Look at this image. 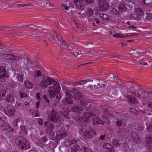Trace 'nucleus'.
<instances>
[{"mask_svg": "<svg viewBox=\"0 0 152 152\" xmlns=\"http://www.w3.org/2000/svg\"><path fill=\"white\" fill-rule=\"evenodd\" d=\"M14 76H15L17 79L20 82H22L23 80V76L20 74H14Z\"/></svg>", "mask_w": 152, "mask_h": 152, "instance_id": "obj_17", "label": "nucleus"}, {"mask_svg": "<svg viewBox=\"0 0 152 152\" xmlns=\"http://www.w3.org/2000/svg\"><path fill=\"white\" fill-rule=\"evenodd\" d=\"M147 104L148 106H149V107H151V103L149 102H148L147 103Z\"/></svg>", "mask_w": 152, "mask_h": 152, "instance_id": "obj_48", "label": "nucleus"}, {"mask_svg": "<svg viewBox=\"0 0 152 152\" xmlns=\"http://www.w3.org/2000/svg\"><path fill=\"white\" fill-rule=\"evenodd\" d=\"M85 118H80V116H77L75 118V121H77L78 123L80 124L81 123L84 124H85V123L87 122V121L88 122V118L93 117V115L92 114L88 113V112H86L84 114Z\"/></svg>", "mask_w": 152, "mask_h": 152, "instance_id": "obj_3", "label": "nucleus"}, {"mask_svg": "<svg viewBox=\"0 0 152 152\" xmlns=\"http://www.w3.org/2000/svg\"><path fill=\"white\" fill-rule=\"evenodd\" d=\"M9 75L6 71L5 69L3 66H0V81L5 82L6 78L8 77Z\"/></svg>", "mask_w": 152, "mask_h": 152, "instance_id": "obj_4", "label": "nucleus"}, {"mask_svg": "<svg viewBox=\"0 0 152 152\" xmlns=\"http://www.w3.org/2000/svg\"><path fill=\"white\" fill-rule=\"evenodd\" d=\"M86 152H94L93 151H91L90 150H89L88 148H86Z\"/></svg>", "mask_w": 152, "mask_h": 152, "instance_id": "obj_44", "label": "nucleus"}, {"mask_svg": "<svg viewBox=\"0 0 152 152\" xmlns=\"http://www.w3.org/2000/svg\"><path fill=\"white\" fill-rule=\"evenodd\" d=\"M39 102H37L36 103V106L37 107H38V104H39Z\"/></svg>", "mask_w": 152, "mask_h": 152, "instance_id": "obj_51", "label": "nucleus"}, {"mask_svg": "<svg viewBox=\"0 0 152 152\" xmlns=\"http://www.w3.org/2000/svg\"><path fill=\"white\" fill-rule=\"evenodd\" d=\"M37 77L41 75V73L39 71L37 70Z\"/></svg>", "mask_w": 152, "mask_h": 152, "instance_id": "obj_42", "label": "nucleus"}, {"mask_svg": "<svg viewBox=\"0 0 152 152\" xmlns=\"http://www.w3.org/2000/svg\"><path fill=\"white\" fill-rule=\"evenodd\" d=\"M76 142L75 140H66L65 141V145L67 146H69L71 144H73Z\"/></svg>", "mask_w": 152, "mask_h": 152, "instance_id": "obj_16", "label": "nucleus"}, {"mask_svg": "<svg viewBox=\"0 0 152 152\" xmlns=\"http://www.w3.org/2000/svg\"><path fill=\"white\" fill-rule=\"evenodd\" d=\"M147 129L149 131H152V126H148L147 125Z\"/></svg>", "mask_w": 152, "mask_h": 152, "instance_id": "obj_37", "label": "nucleus"}, {"mask_svg": "<svg viewBox=\"0 0 152 152\" xmlns=\"http://www.w3.org/2000/svg\"><path fill=\"white\" fill-rule=\"evenodd\" d=\"M113 14H116L117 13V11L115 8H113L111 11Z\"/></svg>", "mask_w": 152, "mask_h": 152, "instance_id": "obj_38", "label": "nucleus"}, {"mask_svg": "<svg viewBox=\"0 0 152 152\" xmlns=\"http://www.w3.org/2000/svg\"><path fill=\"white\" fill-rule=\"evenodd\" d=\"M103 147L104 148L107 149L106 152H113V149L112 146L109 143H105Z\"/></svg>", "mask_w": 152, "mask_h": 152, "instance_id": "obj_11", "label": "nucleus"}, {"mask_svg": "<svg viewBox=\"0 0 152 152\" xmlns=\"http://www.w3.org/2000/svg\"><path fill=\"white\" fill-rule=\"evenodd\" d=\"M76 6L78 8L81 6L80 0H74Z\"/></svg>", "mask_w": 152, "mask_h": 152, "instance_id": "obj_27", "label": "nucleus"}, {"mask_svg": "<svg viewBox=\"0 0 152 152\" xmlns=\"http://www.w3.org/2000/svg\"><path fill=\"white\" fill-rule=\"evenodd\" d=\"M102 2L101 1L100 3L99 8L101 10L105 11L109 9L108 4L106 2L105 0H102Z\"/></svg>", "mask_w": 152, "mask_h": 152, "instance_id": "obj_6", "label": "nucleus"}, {"mask_svg": "<svg viewBox=\"0 0 152 152\" xmlns=\"http://www.w3.org/2000/svg\"><path fill=\"white\" fill-rule=\"evenodd\" d=\"M22 37H23V36H22Z\"/></svg>", "mask_w": 152, "mask_h": 152, "instance_id": "obj_64", "label": "nucleus"}, {"mask_svg": "<svg viewBox=\"0 0 152 152\" xmlns=\"http://www.w3.org/2000/svg\"><path fill=\"white\" fill-rule=\"evenodd\" d=\"M146 141L147 143H151L152 142V137L150 135H148L146 136Z\"/></svg>", "mask_w": 152, "mask_h": 152, "instance_id": "obj_19", "label": "nucleus"}, {"mask_svg": "<svg viewBox=\"0 0 152 152\" xmlns=\"http://www.w3.org/2000/svg\"><path fill=\"white\" fill-rule=\"evenodd\" d=\"M21 139V137H20L15 140V142L17 145L20 146L22 149L24 150L29 149L30 147L29 142L25 139L23 140L22 142L20 140Z\"/></svg>", "mask_w": 152, "mask_h": 152, "instance_id": "obj_2", "label": "nucleus"}, {"mask_svg": "<svg viewBox=\"0 0 152 152\" xmlns=\"http://www.w3.org/2000/svg\"><path fill=\"white\" fill-rule=\"evenodd\" d=\"M15 100V98L14 96H12V95H9L7 96V100L9 102H11Z\"/></svg>", "mask_w": 152, "mask_h": 152, "instance_id": "obj_22", "label": "nucleus"}, {"mask_svg": "<svg viewBox=\"0 0 152 152\" xmlns=\"http://www.w3.org/2000/svg\"><path fill=\"white\" fill-rule=\"evenodd\" d=\"M30 152H37L36 151L33 150H31L30 151Z\"/></svg>", "mask_w": 152, "mask_h": 152, "instance_id": "obj_54", "label": "nucleus"}, {"mask_svg": "<svg viewBox=\"0 0 152 152\" xmlns=\"http://www.w3.org/2000/svg\"><path fill=\"white\" fill-rule=\"evenodd\" d=\"M38 124L40 125H42L43 124V121L41 118H38L37 120Z\"/></svg>", "mask_w": 152, "mask_h": 152, "instance_id": "obj_36", "label": "nucleus"}, {"mask_svg": "<svg viewBox=\"0 0 152 152\" xmlns=\"http://www.w3.org/2000/svg\"><path fill=\"white\" fill-rule=\"evenodd\" d=\"M127 100L130 102L134 104L137 103L138 101L137 99L131 95H128L127 96Z\"/></svg>", "mask_w": 152, "mask_h": 152, "instance_id": "obj_12", "label": "nucleus"}, {"mask_svg": "<svg viewBox=\"0 0 152 152\" xmlns=\"http://www.w3.org/2000/svg\"><path fill=\"white\" fill-rule=\"evenodd\" d=\"M138 129V130H140V129Z\"/></svg>", "mask_w": 152, "mask_h": 152, "instance_id": "obj_63", "label": "nucleus"}, {"mask_svg": "<svg viewBox=\"0 0 152 152\" xmlns=\"http://www.w3.org/2000/svg\"><path fill=\"white\" fill-rule=\"evenodd\" d=\"M107 16L106 14H100V18L103 20L107 19Z\"/></svg>", "mask_w": 152, "mask_h": 152, "instance_id": "obj_25", "label": "nucleus"}, {"mask_svg": "<svg viewBox=\"0 0 152 152\" xmlns=\"http://www.w3.org/2000/svg\"><path fill=\"white\" fill-rule=\"evenodd\" d=\"M29 4H19L17 5V7L18 8H20L29 5Z\"/></svg>", "mask_w": 152, "mask_h": 152, "instance_id": "obj_28", "label": "nucleus"}, {"mask_svg": "<svg viewBox=\"0 0 152 152\" xmlns=\"http://www.w3.org/2000/svg\"><path fill=\"white\" fill-rule=\"evenodd\" d=\"M142 64L144 65H146L147 64V63L145 62H143Z\"/></svg>", "mask_w": 152, "mask_h": 152, "instance_id": "obj_53", "label": "nucleus"}, {"mask_svg": "<svg viewBox=\"0 0 152 152\" xmlns=\"http://www.w3.org/2000/svg\"><path fill=\"white\" fill-rule=\"evenodd\" d=\"M74 55H75V56H77L78 55L77 53L76 52H74Z\"/></svg>", "mask_w": 152, "mask_h": 152, "instance_id": "obj_50", "label": "nucleus"}, {"mask_svg": "<svg viewBox=\"0 0 152 152\" xmlns=\"http://www.w3.org/2000/svg\"><path fill=\"white\" fill-rule=\"evenodd\" d=\"M36 98L37 99H40V96H39V94L37 93L36 94Z\"/></svg>", "mask_w": 152, "mask_h": 152, "instance_id": "obj_41", "label": "nucleus"}, {"mask_svg": "<svg viewBox=\"0 0 152 152\" xmlns=\"http://www.w3.org/2000/svg\"><path fill=\"white\" fill-rule=\"evenodd\" d=\"M23 68L25 69H26L27 70H28V68L27 67V66L26 64H25L23 65Z\"/></svg>", "mask_w": 152, "mask_h": 152, "instance_id": "obj_39", "label": "nucleus"}, {"mask_svg": "<svg viewBox=\"0 0 152 152\" xmlns=\"http://www.w3.org/2000/svg\"><path fill=\"white\" fill-rule=\"evenodd\" d=\"M57 37L58 42L61 44L62 47L65 49H67L71 47L70 45H68L66 44H65L64 40L62 38L61 35L58 34L57 36Z\"/></svg>", "mask_w": 152, "mask_h": 152, "instance_id": "obj_7", "label": "nucleus"}, {"mask_svg": "<svg viewBox=\"0 0 152 152\" xmlns=\"http://www.w3.org/2000/svg\"><path fill=\"white\" fill-rule=\"evenodd\" d=\"M31 112L32 113V115L34 116L38 117L39 116V114L37 111L33 112L32 110H31Z\"/></svg>", "mask_w": 152, "mask_h": 152, "instance_id": "obj_24", "label": "nucleus"}, {"mask_svg": "<svg viewBox=\"0 0 152 152\" xmlns=\"http://www.w3.org/2000/svg\"><path fill=\"white\" fill-rule=\"evenodd\" d=\"M76 94H77L78 96H79V93H78V92L77 93V92H76Z\"/></svg>", "mask_w": 152, "mask_h": 152, "instance_id": "obj_57", "label": "nucleus"}, {"mask_svg": "<svg viewBox=\"0 0 152 152\" xmlns=\"http://www.w3.org/2000/svg\"><path fill=\"white\" fill-rule=\"evenodd\" d=\"M58 115L57 114L55 111L53 110L52 113L49 116V120L53 122H56L57 121V118L58 117Z\"/></svg>", "mask_w": 152, "mask_h": 152, "instance_id": "obj_8", "label": "nucleus"}, {"mask_svg": "<svg viewBox=\"0 0 152 152\" xmlns=\"http://www.w3.org/2000/svg\"><path fill=\"white\" fill-rule=\"evenodd\" d=\"M3 127L2 128V129L4 130H7L8 131H10L13 132L14 130L12 127H10L7 124H4L3 125Z\"/></svg>", "mask_w": 152, "mask_h": 152, "instance_id": "obj_13", "label": "nucleus"}, {"mask_svg": "<svg viewBox=\"0 0 152 152\" xmlns=\"http://www.w3.org/2000/svg\"><path fill=\"white\" fill-rule=\"evenodd\" d=\"M65 137V135L62 134V135H60V136L58 135L57 137V139L59 140H60L62 138H64Z\"/></svg>", "mask_w": 152, "mask_h": 152, "instance_id": "obj_33", "label": "nucleus"}, {"mask_svg": "<svg viewBox=\"0 0 152 152\" xmlns=\"http://www.w3.org/2000/svg\"><path fill=\"white\" fill-rule=\"evenodd\" d=\"M75 98L77 99V97H75Z\"/></svg>", "mask_w": 152, "mask_h": 152, "instance_id": "obj_61", "label": "nucleus"}, {"mask_svg": "<svg viewBox=\"0 0 152 152\" xmlns=\"http://www.w3.org/2000/svg\"><path fill=\"white\" fill-rule=\"evenodd\" d=\"M69 142H68L67 144H69Z\"/></svg>", "mask_w": 152, "mask_h": 152, "instance_id": "obj_62", "label": "nucleus"}, {"mask_svg": "<svg viewBox=\"0 0 152 152\" xmlns=\"http://www.w3.org/2000/svg\"><path fill=\"white\" fill-rule=\"evenodd\" d=\"M52 129L50 128L47 129L46 130V132L48 134L53 136L54 135V133Z\"/></svg>", "mask_w": 152, "mask_h": 152, "instance_id": "obj_21", "label": "nucleus"}, {"mask_svg": "<svg viewBox=\"0 0 152 152\" xmlns=\"http://www.w3.org/2000/svg\"><path fill=\"white\" fill-rule=\"evenodd\" d=\"M6 94V91L5 90H2L0 91V96H3Z\"/></svg>", "mask_w": 152, "mask_h": 152, "instance_id": "obj_29", "label": "nucleus"}, {"mask_svg": "<svg viewBox=\"0 0 152 152\" xmlns=\"http://www.w3.org/2000/svg\"><path fill=\"white\" fill-rule=\"evenodd\" d=\"M15 109L13 106L8 105L7 108L6 114L9 116H12L14 115Z\"/></svg>", "mask_w": 152, "mask_h": 152, "instance_id": "obj_10", "label": "nucleus"}, {"mask_svg": "<svg viewBox=\"0 0 152 152\" xmlns=\"http://www.w3.org/2000/svg\"><path fill=\"white\" fill-rule=\"evenodd\" d=\"M127 1L129 2L131 0H126Z\"/></svg>", "mask_w": 152, "mask_h": 152, "instance_id": "obj_56", "label": "nucleus"}, {"mask_svg": "<svg viewBox=\"0 0 152 152\" xmlns=\"http://www.w3.org/2000/svg\"><path fill=\"white\" fill-rule=\"evenodd\" d=\"M120 10H121V11H122V10H121V9H120Z\"/></svg>", "mask_w": 152, "mask_h": 152, "instance_id": "obj_60", "label": "nucleus"}, {"mask_svg": "<svg viewBox=\"0 0 152 152\" xmlns=\"http://www.w3.org/2000/svg\"><path fill=\"white\" fill-rule=\"evenodd\" d=\"M91 131V132L89 131L85 132L84 135L88 138H91L93 135L94 134V132L93 130Z\"/></svg>", "mask_w": 152, "mask_h": 152, "instance_id": "obj_14", "label": "nucleus"}, {"mask_svg": "<svg viewBox=\"0 0 152 152\" xmlns=\"http://www.w3.org/2000/svg\"><path fill=\"white\" fill-rule=\"evenodd\" d=\"M86 1L88 3H90L91 2L92 0H86Z\"/></svg>", "mask_w": 152, "mask_h": 152, "instance_id": "obj_47", "label": "nucleus"}, {"mask_svg": "<svg viewBox=\"0 0 152 152\" xmlns=\"http://www.w3.org/2000/svg\"><path fill=\"white\" fill-rule=\"evenodd\" d=\"M61 115L64 117L66 118H69V116L66 114V113L64 112L61 113Z\"/></svg>", "mask_w": 152, "mask_h": 152, "instance_id": "obj_35", "label": "nucleus"}, {"mask_svg": "<svg viewBox=\"0 0 152 152\" xmlns=\"http://www.w3.org/2000/svg\"><path fill=\"white\" fill-rule=\"evenodd\" d=\"M70 7H65V9L66 10H69V9H70Z\"/></svg>", "mask_w": 152, "mask_h": 152, "instance_id": "obj_52", "label": "nucleus"}, {"mask_svg": "<svg viewBox=\"0 0 152 152\" xmlns=\"http://www.w3.org/2000/svg\"><path fill=\"white\" fill-rule=\"evenodd\" d=\"M93 11L91 9H88L87 12V15H88L89 16L92 15V14H93Z\"/></svg>", "mask_w": 152, "mask_h": 152, "instance_id": "obj_32", "label": "nucleus"}, {"mask_svg": "<svg viewBox=\"0 0 152 152\" xmlns=\"http://www.w3.org/2000/svg\"><path fill=\"white\" fill-rule=\"evenodd\" d=\"M121 45L122 46H125L126 45V42H123L121 43Z\"/></svg>", "mask_w": 152, "mask_h": 152, "instance_id": "obj_45", "label": "nucleus"}, {"mask_svg": "<svg viewBox=\"0 0 152 152\" xmlns=\"http://www.w3.org/2000/svg\"><path fill=\"white\" fill-rule=\"evenodd\" d=\"M45 125L48 127V128L52 129L53 127V126L47 122H45L44 123Z\"/></svg>", "mask_w": 152, "mask_h": 152, "instance_id": "obj_30", "label": "nucleus"}, {"mask_svg": "<svg viewBox=\"0 0 152 152\" xmlns=\"http://www.w3.org/2000/svg\"><path fill=\"white\" fill-rule=\"evenodd\" d=\"M105 137V135H102L101 136L100 138L101 140L104 139V137Z\"/></svg>", "mask_w": 152, "mask_h": 152, "instance_id": "obj_46", "label": "nucleus"}, {"mask_svg": "<svg viewBox=\"0 0 152 152\" xmlns=\"http://www.w3.org/2000/svg\"><path fill=\"white\" fill-rule=\"evenodd\" d=\"M93 123L94 124H103L104 123V121L101 120H99L98 118H95L93 119Z\"/></svg>", "mask_w": 152, "mask_h": 152, "instance_id": "obj_15", "label": "nucleus"}, {"mask_svg": "<svg viewBox=\"0 0 152 152\" xmlns=\"http://www.w3.org/2000/svg\"><path fill=\"white\" fill-rule=\"evenodd\" d=\"M112 33H113V36L114 37L118 38H124L132 36L134 35L135 34L134 33L122 34L121 33L114 32V31H112Z\"/></svg>", "mask_w": 152, "mask_h": 152, "instance_id": "obj_5", "label": "nucleus"}, {"mask_svg": "<svg viewBox=\"0 0 152 152\" xmlns=\"http://www.w3.org/2000/svg\"><path fill=\"white\" fill-rule=\"evenodd\" d=\"M5 59L9 60H11L12 59L16 60V58L12 55L8 54L6 56Z\"/></svg>", "mask_w": 152, "mask_h": 152, "instance_id": "obj_18", "label": "nucleus"}, {"mask_svg": "<svg viewBox=\"0 0 152 152\" xmlns=\"http://www.w3.org/2000/svg\"><path fill=\"white\" fill-rule=\"evenodd\" d=\"M93 26H95V24L94 23H93Z\"/></svg>", "mask_w": 152, "mask_h": 152, "instance_id": "obj_58", "label": "nucleus"}, {"mask_svg": "<svg viewBox=\"0 0 152 152\" xmlns=\"http://www.w3.org/2000/svg\"><path fill=\"white\" fill-rule=\"evenodd\" d=\"M53 84L52 86L50 87L48 91L50 97L51 98L56 96L57 99L60 98L59 92L60 86L58 84H56L55 82L52 79L47 77L43 79L40 84V86L46 87L48 85Z\"/></svg>", "mask_w": 152, "mask_h": 152, "instance_id": "obj_1", "label": "nucleus"}, {"mask_svg": "<svg viewBox=\"0 0 152 152\" xmlns=\"http://www.w3.org/2000/svg\"><path fill=\"white\" fill-rule=\"evenodd\" d=\"M96 23H98V22L97 21H96Z\"/></svg>", "mask_w": 152, "mask_h": 152, "instance_id": "obj_59", "label": "nucleus"}, {"mask_svg": "<svg viewBox=\"0 0 152 152\" xmlns=\"http://www.w3.org/2000/svg\"><path fill=\"white\" fill-rule=\"evenodd\" d=\"M58 120L60 121L61 122H62L64 121V119H60V117H58Z\"/></svg>", "mask_w": 152, "mask_h": 152, "instance_id": "obj_49", "label": "nucleus"}, {"mask_svg": "<svg viewBox=\"0 0 152 152\" xmlns=\"http://www.w3.org/2000/svg\"><path fill=\"white\" fill-rule=\"evenodd\" d=\"M70 92H71L70 91L69 92L68 91L65 92L66 97H65V100L69 104H71L72 103V101L71 99L72 98V96Z\"/></svg>", "mask_w": 152, "mask_h": 152, "instance_id": "obj_9", "label": "nucleus"}, {"mask_svg": "<svg viewBox=\"0 0 152 152\" xmlns=\"http://www.w3.org/2000/svg\"><path fill=\"white\" fill-rule=\"evenodd\" d=\"M30 27L32 29H36V27L35 26L33 25H31L30 26Z\"/></svg>", "mask_w": 152, "mask_h": 152, "instance_id": "obj_40", "label": "nucleus"}, {"mask_svg": "<svg viewBox=\"0 0 152 152\" xmlns=\"http://www.w3.org/2000/svg\"><path fill=\"white\" fill-rule=\"evenodd\" d=\"M20 95L21 98L25 97H27V94L26 93L24 92H20Z\"/></svg>", "mask_w": 152, "mask_h": 152, "instance_id": "obj_31", "label": "nucleus"}, {"mask_svg": "<svg viewBox=\"0 0 152 152\" xmlns=\"http://www.w3.org/2000/svg\"><path fill=\"white\" fill-rule=\"evenodd\" d=\"M86 81L85 80H82L80 81L77 83V85H83V84L86 83Z\"/></svg>", "mask_w": 152, "mask_h": 152, "instance_id": "obj_34", "label": "nucleus"}, {"mask_svg": "<svg viewBox=\"0 0 152 152\" xmlns=\"http://www.w3.org/2000/svg\"><path fill=\"white\" fill-rule=\"evenodd\" d=\"M28 102H26L25 103V105H28Z\"/></svg>", "mask_w": 152, "mask_h": 152, "instance_id": "obj_55", "label": "nucleus"}, {"mask_svg": "<svg viewBox=\"0 0 152 152\" xmlns=\"http://www.w3.org/2000/svg\"><path fill=\"white\" fill-rule=\"evenodd\" d=\"M137 96L138 97H139V98H140L141 96V94L139 93H137Z\"/></svg>", "mask_w": 152, "mask_h": 152, "instance_id": "obj_43", "label": "nucleus"}, {"mask_svg": "<svg viewBox=\"0 0 152 152\" xmlns=\"http://www.w3.org/2000/svg\"><path fill=\"white\" fill-rule=\"evenodd\" d=\"M24 83L25 86L28 88H31L32 86V83L28 81H26Z\"/></svg>", "mask_w": 152, "mask_h": 152, "instance_id": "obj_20", "label": "nucleus"}, {"mask_svg": "<svg viewBox=\"0 0 152 152\" xmlns=\"http://www.w3.org/2000/svg\"><path fill=\"white\" fill-rule=\"evenodd\" d=\"M81 108L78 106L74 107L72 109V111L74 112H78L81 110Z\"/></svg>", "mask_w": 152, "mask_h": 152, "instance_id": "obj_26", "label": "nucleus"}, {"mask_svg": "<svg viewBox=\"0 0 152 152\" xmlns=\"http://www.w3.org/2000/svg\"><path fill=\"white\" fill-rule=\"evenodd\" d=\"M80 147L78 146L74 147L72 149V152H80Z\"/></svg>", "mask_w": 152, "mask_h": 152, "instance_id": "obj_23", "label": "nucleus"}]
</instances>
